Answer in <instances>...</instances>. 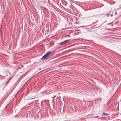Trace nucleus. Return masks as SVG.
Returning <instances> with one entry per match:
<instances>
[{
	"instance_id": "1",
	"label": "nucleus",
	"mask_w": 121,
	"mask_h": 121,
	"mask_svg": "<svg viewBox=\"0 0 121 121\" xmlns=\"http://www.w3.org/2000/svg\"><path fill=\"white\" fill-rule=\"evenodd\" d=\"M53 52L52 51H49L47 52L42 58L41 59L43 60H44L47 58L48 57L52 56L53 55Z\"/></svg>"
},
{
	"instance_id": "2",
	"label": "nucleus",
	"mask_w": 121,
	"mask_h": 121,
	"mask_svg": "<svg viewBox=\"0 0 121 121\" xmlns=\"http://www.w3.org/2000/svg\"><path fill=\"white\" fill-rule=\"evenodd\" d=\"M69 40L68 39L67 40H66L64 41L63 42H61L59 44L60 45H63L65 44L66 43L68 42Z\"/></svg>"
},
{
	"instance_id": "3",
	"label": "nucleus",
	"mask_w": 121,
	"mask_h": 121,
	"mask_svg": "<svg viewBox=\"0 0 121 121\" xmlns=\"http://www.w3.org/2000/svg\"><path fill=\"white\" fill-rule=\"evenodd\" d=\"M102 114L103 115H105V116H107L108 115V114L107 113H105L104 112L102 113Z\"/></svg>"
},
{
	"instance_id": "4",
	"label": "nucleus",
	"mask_w": 121,
	"mask_h": 121,
	"mask_svg": "<svg viewBox=\"0 0 121 121\" xmlns=\"http://www.w3.org/2000/svg\"><path fill=\"white\" fill-rule=\"evenodd\" d=\"M98 117H99L98 119H99V116H96L95 117H94L95 118H96Z\"/></svg>"
},
{
	"instance_id": "5",
	"label": "nucleus",
	"mask_w": 121,
	"mask_h": 121,
	"mask_svg": "<svg viewBox=\"0 0 121 121\" xmlns=\"http://www.w3.org/2000/svg\"><path fill=\"white\" fill-rule=\"evenodd\" d=\"M33 99V98H31V99Z\"/></svg>"
},
{
	"instance_id": "6",
	"label": "nucleus",
	"mask_w": 121,
	"mask_h": 121,
	"mask_svg": "<svg viewBox=\"0 0 121 121\" xmlns=\"http://www.w3.org/2000/svg\"><path fill=\"white\" fill-rule=\"evenodd\" d=\"M120 8V9H121V7Z\"/></svg>"
}]
</instances>
